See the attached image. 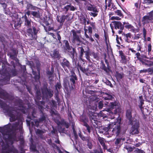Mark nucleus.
I'll return each mask as SVG.
<instances>
[{
    "label": "nucleus",
    "instance_id": "nucleus-1",
    "mask_svg": "<svg viewBox=\"0 0 153 153\" xmlns=\"http://www.w3.org/2000/svg\"><path fill=\"white\" fill-rule=\"evenodd\" d=\"M71 75L69 77V80L65 79L63 81V86L67 92L74 90L75 88L76 81L78 80L74 71H71Z\"/></svg>",
    "mask_w": 153,
    "mask_h": 153
},
{
    "label": "nucleus",
    "instance_id": "nucleus-2",
    "mask_svg": "<svg viewBox=\"0 0 153 153\" xmlns=\"http://www.w3.org/2000/svg\"><path fill=\"white\" fill-rule=\"evenodd\" d=\"M0 105L4 110L5 111L10 117L11 121L13 122L16 120V116L18 113L14 108L10 107L6 103L0 99Z\"/></svg>",
    "mask_w": 153,
    "mask_h": 153
},
{
    "label": "nucleus",
    "instance_id": "nucleus-3",
    "mask_svg": "<svg viewBox=\"0 0 153 153\" xmlns=\"http://www.w3.org/2000/svg\"><path fill=\"white\" fill-rule=\"evenodd\" d=\"M33 23V22H32ZM40 29L35 23H33L31 27L27 28L26 30L27 34L32 40H36L37 34L40 32Z\"/></svg>",
    "mask_w": 153,
    "mask_h": 153
},
{
    "label": "nucleus",
    "instance_id": "nucleus-4",
    "mask_svg": "<svg viewBox=\"0 0 153 153\" xmlns=\"http://www.w3.org/2000/svg\"><path fill=\"white\" fill-rule=\"evenodd\" d=\"M87 108L88 110V114L90 120L94 126L95 125L94 124V123L97 125L98 123V119L97 118V115L94 114H95L94 112L96 111V107L95 106L87 104Z\"/></svg>",
    "mask_w": 153,
    "mask_h": 153
},
{
    "label": "nucleus",
    "instance_id": "nucleus-5",
    "mask_svg": "<svg viewBox=\"0 0 153 153\" xmlns=\"http://www.w3.org/2000/svg\"><path fill=\"white\" fill-rule=\"evenodd\" d=\"M85 8L87 10L92 11L90 13V15L95 17L97 16L99 12V10L97 6L91 4L87 0L84 3Z\"/></svg>",
    "mask_w": 153,
    "mask_h": 153
},
{
    "label": "nucleus",
    "instance_id": "nucleus-6",
    "mask_svg": "<svg viewBox=\"0 0 153 153\" xmlns=\"http://www.w3.org/2000/svg\"><path fill=\"white\" fill-rule=\"evenodd\" d=\"M107 103V105L108 106L109 108L108 110L110 112L113 114H117L118 113L121 112V109L120 107L117 105V103L116 101L110 102L109 103L106 102Z\"/></svg>",
    "mask_w": 153,
    "mask_h": 153
},
{
    "label": "nucleus",
    "instance_id": "nucleus-7",
    "mask_svg": "<svg viewBox=\"0 0 153 153\" xmlns=\"http://www.w3.org/2000/svg\"><path fill=\"white\" fill-rule=\"evenodd\" d=\"M71 32L72 34V42L77 45H79L80 43L82 42L81 39V30H76L73 29L71 31Z\"/></svg>",
    "mask_w": 153,
    "mask_h": 153
},
{
    "label": "nucleus",
    "instance_id": "nucleus-8",
    "mask_svg": "<svg viewBox=\"0 0 153 153\" xmlns=\"http://www.w3.org/2000/svg\"><path fill=\"white\" fill-rule=\"evenodd\" d=\"M78 50L80 53L79 58L83 62L84 61V59H82V57L84 55V53H85V56L86 59L88 62H91L90 56L91 55V53L90 54V50L88 47V49L86 51H85L84 49L82 47H79Z\"/></svg>",
    "mask_w": 153,
    "mask_h": 153
},
{
    "label": "nucleus",
    "instance_id": "nucleus-9",
    "mask_svg": "<svg viewBox=\"0 0 153 153\" xmlns=\"http://www.w3.org/2000/svg\"><path fill=\"white\" fill-rule=\"evenodd\" d=\"M131 125L130 130V133L132 135L138 134L139 133L140 124L139 121H134L129 123Z\"/></svg>",
    "mask_w": 153,
    "mask_h": 153
},
{
    "label": "nucleus",
    "instance_id": "nucleus-10",
    "mask_svg": "<svg viewBox=\"0 0 153 153\" xmlns=\"http://www.w3.org/2000/svg\"><path fill=\"white\" fill-rule=\"evenodd\" d=\"M63 42L65 44L66 50L69 52V55L74 60L75 56L77 55L76 49L70 46L68 40H64Z\"/></svg>",
    "mask_w": 153,
    "mask_h": 153
},
{
    "label": "nucleus",
    "instance_id": "nucleus-11",
    "mask_svg": "<svg viewBox=\"0 0 153 153\" xmlns=\"http://www.w3.org/2000/svg\"><path fill=\"white\" fill-rule=\"evenodd\" d=\"M60 65L67 72H68V71L67 68L69 70L70 72L75 71L74 67H72L69 62L65 58H64L60 62Z\"/></svg>",
    "mask_w": 153,
    "mask_h": 153
},
{
    "label": "nucleus",
    "instance_id": "nucleus-12",
    "mask_svg": "<svg viewBox=\"0 0 153 153\" xmlns=\"http://www.w3.org/2000/svg\"><path fill=\"white\" fill-rule=\"evenodd\" d=\"M42 95L46 98L49 97L51 98L53 95V91L51 89H49L48 88L47 85H45L42 90Z\"/></svg>",
    "mask_w": 153,
    "mask_h": 153
},
{
    "label": "nucleus",
    "instance_id": "nucleus-13",
    "mask_svg": "<svg viewBox=\"0 0 153 153\" xmlns=\"http://www.w3.org/2000/svg\"><path fill=\"white\" fill-rule=\"evenodd\" d=\"M0 98L5 100H13L14 99L13 97L9 95L6 91L1 88H0Z\"/></svg>",
    "mask_w": 153,
    "mask_h": 153
},
{
    "label": "nucleus",
    "instance_id": "nucleus-14",
    "mask_svg": "<svg viewBox=\"0 0 153 153\" xmlns=\"http://www.w3.org/2000/svg\"><path fill=\"white\" fill-rule=\"evenodd\" d=\"M95 69V67L93 64H89L86 68H84L82 72L87 76H91L94 74L93 71Z\"/></svg>",
    "mask_w": 153,
    "mask_h": 153
},
{
    "label": "nucleus",
    "instance_id": "nucleus-15",
    "mask_svg": "<svg viewBox=\"0 0 153 153\" xmlns=\"http://www.w3.org/2000/svg\"><path fill=\"white\" fill-rule=\"evenodd\" d=\"M113 24L114 29H120L118 31V33L121 34L123 32V24H122L120 21H114L112 22Z\"/></svg>",
    "mask_w": 153,
    "mask_h": 153
},
{
    "label": "nucleus",
    "instance_id": "nucleus-16",
    "mask_svg": "<svg viewBox=\"0 0 153 153\" xmlns=\"http://www.w3.org/2000/svg\"><path fill=\"white\" fill-rule=\"evenodd\" d=\"M0 74L3 76L4 78L2 79V82H4V84H7L9 83L10 78V74L7 71L2 73L1 71H0Z\"/></svg>",
    "mask_w": 153,
    "mask_h": 153
},
{
    "label": "nucleus",
    "instance_id": "nucleus-17",
    "mask_svg": "<svg viewBox=\"0 0 153 153\" xmlns=\"http://www.w3.org/2000/svg\"><path fill=\"white\" fill-rule=\"evenodd\" d=\"M126 117L127 119L128 120V123L133 122L134 120H137L136 119L132 117V110L131 109H127L126 111Z\"/></svg>",
    "mask_w": 153,
    "mask_h": 153
},
{
    "label": "nucleus",
    "instance_id": "nucleus-18",
    "mask_svg": "<svg viewBox=\"0 0 153 153\" xmlns=\"http://www.w3.org/2000/svg\"><path fill=\"white\" fill-rule=\"evenodd\" d=\"M112 128V131H111V134L116 135V136H118L120 134L121 131L120 126V125H115Z\"/></svg>",
    "mask_w": 153,
    "mask_h": 153
},
{
    "label": "nucleus",
    "instance_id": "nucleus-19",
    "mask_svg": "<svg viewBox=\"0 0 153 153\" xmlns=\"http://www.w3.org/2000/svg\"><path fill=\"white\" fill-rule=\"evenodd\" d=\"M120 68L122 72L120 73L118 71H116L115 76L118 81H121V79L124 77V74L123 72V69L122 67H120Z\"/></svg>",
    "mask_w": 153,
    "mask_h": 153
},
{
    "label": "nucleus",
    "instance_id": "nucleus-20",
    "mask_svg": "<svg viewBox=\"0 0 153 153\" xmlns=\"http://www.w3.org/2000/svg\"><path fill=\"white\" fill-rule=\"evenodd\" d=\"M122 34L124 36L123 39L125 42L130 43L131 42H132L131 40L132 34L131 33L129 32L127 33H125L124 32H123Z\"/></svg>",
    "mask_w": 153,
    "mask_h": 153
},
{
    "label": "nucleus",
    "instance_id": "nucleus-21",
    "mask_svg": "<svg viewBox=\"0 0 153 153\" xmlns=\"http://www.w3.org/2000/svg\"><path fill=\"white\" fill-rule=\"evenodd\" d=\"M140 62L143 65L148 67H150L153 66V60L151 61L143 59Z\"/></svg>",
    "mask_w": 153,
    "mask_h": 153
},
{
    "label": "nucleus",
    "instance_id": "nucleus-22",
    "mask_svg": "<svg viewBox=\"0 0 153 153\" xmlns=\"http://www.w3.org/2000/svg\"><path fill=\"white\" fill-rule=\"evenodd\" d=\"M123 29L124 27L126 29L129 30L130 31L134 32V27L132 25L130 24L128 22H123Z\"/></svg>",
    "mask_w": 153,
    "mask_h": 153
},
{
    "label": "nucleus",
    "instance_id": "nucleus-23",
    "mask_svg": "<svg viewBox=\"0 0 153 153\" xmlns=\"http://www.w3.org/2000/svg\"><path fill=\"white\" fill-rule=\"evenodd\" d=\"M35 101H36V104L38 106V108L40 110L41 113H43V111L44 110L43 105H44L45 102L43 101H37L36 99Z\"/></svg>",
    "mask_w": 153,
    "mask_h": 153
},
{
    "label": "nucleus",
    "instance_id": "nucleus-24",
    "mask_svg": "<svg viewBox=\"0 0 153 153\" xmlns=\"http://www.w3.org/2000/svg\"><path fill=\"white\" fill-rule=\"evenodd\" d=\"M70 8V10L71 11H74L76 9L74 6L71 5V4H70L69 5H67L65 6L63 9V10L65 11V13H67L68 11Z\"/></svg>",
    "mask_w": 153,
    "mask_h": 153
},
{
    "label": "nucleus",
    "instance_id": "nucleus-25",
    "mask_svg": "<svg viewBox=\"0 0 153 153\" xmlns=\"http://www.w3.org/2000/svg\"><path fill=\"white\" fill-rule=\"evenodd\" d=\"M141 22L143 26L149 23H151V20L149 15L144 16L142 19Z\"/></svg>",
    "mask_w": 153,
    "mask_h": 153
},
{
    "label": "nucleus",
    "instance_id": "nucleus-26",
    "mask_svg": "<svg viewBox=\"0 0 153 153\" xmlns=\"http://www.w3.org/2000/svg\"><path fill=\"white\" fill-rule=\"evenodd\" d=\"M24 25L26 26L28 28L31 27V22L30 19H28L26 15H25L24 16Z\"/></svg>",
    "mask_w": 153,
    "mask_h": 153
},
{
    "label": "nucleus",
    "instance_id": "nucleus-27",
    "mask_svg": "<svg viewBox=\"0 0 153 153\" xmlns=\"http://www.w3.org/2000/svg\"><path fill=\"white\" fill-rule=\"evenodd\" d=\"M142 48V47L141 45L137 43L136 46V51L134 50L133 48H129V50L131 51L132 53H136L137 51H140L141 53H142L143 52V51L141 50Z\"/></svg>",
    "mask_w": 153,
    "mask_h": 153
},
{
    "label": "nucleus",
    "instance_id": "nucleus-28",
    "mask_svg": "<svg viewBox=\"0 0 153 153\" xmlns=\"http://www.w3.org/2000/svg\"><path fill=\"white\" fill-rule=\"evenodd\" d=\"M52 58L53 59H59L60 57V55L59 52L56 49L53 50V53L51 54Z\"/></svg>",
    "mask_w": 153,
    "mask_h": 153
},
{
    "label": "nucleus",
    "instance_id": "nucleus-29",
    "mask_svg": "<svg viewBox=\"0 0 153 153\" xmlns=\"http://www.w3.org/2000/svg\"><path fill=\"white\" fill-rule=\"evenodd\" d=\"M14 103L16 105H18L19 107L24 108L23 101L17 97L15 100Z\"/></svg>",
    "mask_w": 153,
    "mask_h": 153
},
{
    "label": "nucleus",
    "instance_id": "nucleus-30",
    "mask_svg": "<svg viewBox=\"0 0 153 153\" xmlns=\"http://www.w3.org/2000/svg\"><path fill=\"white\" fill-rule=\"evenodd\" d=\"M98 140L101 145L103 147V149L105 150L107 149V147L105 144L104 141V139L102 137H99L98 138Z\"/></svg>",
    "mask_w": 153,
    "mask_h": 153
},
{
    "label": "nucleus",
    "instance_id": "nucleus-31",
    "mask_svg": "<svg viewBox=\"0 0 153 153\" xmlns=\"http://www.w3.org/2000/svg\"><path fill=\"white\" fill-rule=\"evenodd\" d=\"M100 65V69L104 70L106 72H108L109 71V67H106L104 63V62L103 60H101V61Z\"/></svg>",
    "mask_w": 153,
    "mask_h": 153
},
{
    "label": "nucleus",
    "instance_id": "nucleus-32",
    "mask_svg": "<svg viewBox=\"0 0 153 153\" xmlns=\"http://www.w3.org/2000/svg\"><path fill=\"white\" fill-rule=\"evenodd\" d=\"M68 16V15H67L66 16L62 15L61 16V17L59 19L58 16H57V20L58 22L60 23L63 24L65 20L67 19Z\"/></svg>",
    "mask_w": 153,
    "mask_h": 153
},
{
    "label": "nucleus",
    "instance_id": "nucleus-33",
    "mask_svg": "<svg viewBox=\"0 0 153 153\" xmlns=\"http://www.w3.org/2000/svg\"><path fill=\"white\" fill-rule=\"evenodd\" d=\"M26 9L27 10H36L37 7L33 5L32 4L29 2L27 3Z\"/></svg>",
    "mask_w": 153,
    "mask_h": 153
},
{
    "label": "nucleus",
    "instance_id": "nucleus-34",
    "mask_svg": "<svg viewBox=\"0 0 153 153\" xmlns=\"http://www.w3.org/2000/svg\"><path fill=\"white\" fill-rule=\"evenodd\" d=\"M38 74L36 71H33V74L34 75V79L35 80H38L40 78V73L39 69H38Z\"/></svg>",
    "mask_w": 153,
    "mask_h": 153
},
{
    "label": "nucleus",
    "instance_id": "nucleus-35",
    "mask_svg": "<svg viewBox=\"0 0 153 153\" xmlns=\"http://www.w3.org/2000/svg\"><path fill=\"white\" fill-rule=\"evenodd\" d=\"M116 40L117 42L119 45H117L116 46L118 47H120V45H121V44H122L123 41L121 37H119L117 35H116Z\"/></svg>",
    "mask_w": 153,
    "mask_h": 153
},
{
    "label": "nucleus",
    "instance_id": "nucleus-36",
    "mask_svg": "<svg viewBox=\"0 0 153 153\" xmlns=\"http://www.w3.org/2000/svg\"><path fill=\"white\" fill-rule=\"evenodd\" d=\"M102 98L105 100H112L114 98V97L111 95L106 93H105L103 95Z\"/></svg>",
    "mask_w": 153,
    "mask_h": 153
},
{
    "label": "nucleus",
    "instance_id": "nucleus-37",
    "mask_svg": "<svg viewBox=\"0 0 153 153\" xmlns=\"http://www.w3.org/2000/svg\"><path fill=\"white\" fill-rule=\"evenodd\" d=\"M91 55L92 56L93 58L97 61H99L100 56L98 52L95 53L94 52H92L91 53Z\"/></svg>",
    "mask_w": 153,
    "mask_h": 153
},
{
    "label": "nucleus",
    "instance_id": "nucleus-38",
    "mask_svg": "<svg viewBox=\"0 0 153 153\" xmlns=\"http://www.w3.org/2000/svg\"><path fill=\"white\" fill-rule=\"evenodd\" d=\"M112 124H109V125L107 127H104L103 128V130L104 131L107 132L108 133L111 134V128L112 129Z\"/></svg>",
    "mask_w": 153,
    "mask_h": 153
},
{
    "label": "nucleus",
    "instance_id": "nucleus-39",
    "mask_svg": "<svg viewBox=\"0 0 153 153\" xmlns=\"http://www.w3.org/2000/svg\"><path fill=\"white\" fill-rule=\"evenodd\" d=\"M22 23V21H21L20 19L19 20H17V21L15 22L14 23V27L16 29H18V28L21 26V25Z\"/></svg>",
    "mask_w": 153,
    "mask_h": 153
},
{
    "label": "nucleus",
    "instance_id": "nucleus-40",
    "mask_svg": "<svg viewBox=\"0 0 153 153\" xmlns=\"http://www.w3.org/2000/svg\"><path fill=\"white\" fill-rule=\"evenodd\" d=\"M80 121L83 123V125L85 124V123H87L88 122V119L86 117L84 116H80Z\"/></svg>",
    "mask_w": 153,
    "mask_h": 153
},
{
    "label": "nucleus",
    "instance_id": "nucleus-41",
    "mask_svg": "<svg viewBox=\"0 0 153 153\" xmlns=\"http://www.w3.org/2000/svg\"><path fill=\"white\" fill-rule=\"evenodd\" d=\"M42 114L41 116L38 119L39 120V122H40V123H42L44 121H45L46 120V117L45 115V113H42Z\"/></svg>",
    "mask_w": 153,
    "mask_h": 153
},
{
    "label": "nucleus",
    "instance_id": "nucleus-42",
    "mask_svg": "<svg viewBox=\"0 0 153 153\" xmlns=\"http://www.w3.org/2000/svg\"><path fill=\"white\" fill-rule=\"evenodd\" d=\"M45 133L42 130L37 129L36 131V134L41 138H43L42 134Z\"/></svg>",
    "mask_w": 153,
    "mask_h": 153
},
{
    "label": "nucleus",
    "instance_id": "nucleus-43",
    "mask_svg": "<svg viewBox=\"0 0 153 153\" xmlns=\"http://www.w3.org/2000/svg\"><path fill=\"white\" fill-rule=\"evenodd\" d=\"M83 125L85 127L86 130L90 134L91 132V131L93 129L92 127L89 126L87 123H85V124H83Z\"/></svg>",
    "mask_w": 153,
    "mask_h": 153
},
{
    "label": "nucleus",
    "instance_id": "nucleus-44",
    "mask_svg": "<svg viewBox=\"0 0 153 153\" xmlns=\"http://www.w3.org/2000/svg\"><path fill=\"white\" fill-rule=\"evenodd\" d=\"M36 111L35 110H33L31 116H30L28 115L27 116V118L29 119L30 120H33L36 117L35 115L36 114Z\"/></svg>",
    "mask_w": 153,
    "mask_h": 153
},
{
    "label": "nucleus",
    "instance_id": "nucleus-45",
    "mask_svg": "<svg viewBox=\"0 0 153 153\" xmlns=\"http://www.w3.org/2000/svg\"><path fill=\"white\" fill-rule=\"evenodd\" d=\"M36 98L38 101L41 98V93L39 90H37L36 92Z\"/></svg>",
    "mask_w": 153,
    "mask_h": 153
},
{
    "label": "nucleus",
    "instance_id": "nucleus-46",
    "mask_svg": "<svg viewBox=\"0 0 153 153\" xmlns=\"http://www.w3.org/2000/svg\"><path fill=\"white\" fill-rule=\"evenodd\" d=\"M81 62H79L76 65V67L79 71L80 70L81 71L83 72L84 68H83L82 66Z\"/></svg>",
    "mask_w": 153,
    "mask_h": 153
},
{
    "label": "nucleus",
    "instance_id": "nucleus-47",
    "mask_svg": "<svg viewBox=\"0 0 153 153\" xmlns=\"http://www.w3.org/2000/svg\"><path fill=\"white\" fill-rule=\"evenodd\" d=\"M54 71V68L53 67H52L51 68V71H50L49 70L47 71L46 72L47 74L49 76V78H51L52 77V76L53 73Z\"/></svg>",
    "mask_w": 153,
    "mask_h": 153
},
{
    "label": "nucleus",
    "instance_id": "nucleus-48",
    "mask_svg": "<svg viewBox=\"0 0 153 153\" xmlns=\"http://www.w3.org/2000/svg\"><path fill=\"white\" fill-rule=\"evenodd\" d=\"M62 87L61 85L60 82H57L55 85V91L59 92L60 88Z\"/></svg>",
    "mask_w": 153,
    "mask_h": 153
},
{
    "label": "nucleus",
    "instance_id": "nucleus-49",
    "mask_svg": "<svg viewBox=\"0 0 153 153\" xmlns=\"http://www.w3.org/2000/svg\"><path fill=\"white\" fill-rule=\"evenodd\" d=\"M125 138H117L115 142V144L116 146H118V144H119L121 140L123 141H125Z\"/></svg>",
    "mask_w": 153,
    "mask_h": 153
},
{
    "label": "nucleus",
    "instance_id": "nucleus-50",
    "mask_svg": "<svg viewBox=\"0 0 153 153\" xmlns=\"http://www.w3.org/2000/svg\"><path fill=\"white\" fill-rule=\"evenodd\" d=\"M114 13L117 16L123 18L124 15L122 13V11L120 10H117L114 11Z\"/></svg>",
    "mask_w": 153,
    "mask_h": 153
},
{
    "label": "nucleus",
    "instance_id": "nucleus-51",
    "mask_svg": "<svg viewBox=\"0 0 153 153\" xmlns=\"http://www.w3.org/2000/svg\"><path fill=\"white\" fill-rule=\"evenodd\" d=\"M141 110L143 114L147 115L148 113V110L146 108H143V107H139Z\"/></svg>",
    "mask_w": 153,
    "mask_h": 153
},
{
    "label": "nucleus",
    "instance_id": "nucleus-52",
    "mask_svg": "<svg viewBox=\"0 0 153 153\" xmlns=\"http://www.w3.org/2000/svg\"><path fill=\"white\" fill-rule=\"evenodd\" d=\"M16 133L14 131H12V132L9 134L8 136V138L9 139H13L14 138L16 137Z\"/></svg>",
    "mask_w": 153,
    "mask_h": 153
},
{
    "label": "nucleus",
    "instance_id": "nucleus-53",
    "mask_svg": "<svg viewBox=\"0 0 153 153\" xmlns=\"http://www.w3.org/2000/svg\"><path fill=\"white\" fill-rule=\"evenodd\" d=\"M100 150L99 151L97 149H94L93 150V151H90V153H104L103 152L102 150V149L101 148V146H100Z\"/></svg>",
    "mask_w": 153,
    "mask_h": 153
},
{
    "label": "nucleus",
    "instance_id": "nucleus-54",
    "mask_svg": "<svg viewBox=\"0 0 153 153\" xmlns=\"http://www.w3.org/2000/svg\"><path fill=\"white\" fill-rule=\"evenodd\" d=\"M147 14L149 16L151 23H153V10L148 13Z\"/></svg>",
    "mask_w": 153,
    "mask_h": 153
},
{
    "label": "nucleus",
    "instance_id": "nucleus-55",
    "mask_svg": "<svg viewBox=\"0 0 153 153\" xmlns=\"http://www.w3.org/2000/svg\"><path fill=\"white\" fill-rule=\"evenodd\" d=\"M135 56L137 59L141 62L143 58L141 57L140 53L138 51L135 54Z\"/></svg>",
    "mask_w": 153,
    "mask_h": 153
},
{
    "label": "nucleus",
    "instance_id": "nucleus-56",
    "mask_svg": "<svg viewBox=\"0 0 153 153\" xmlns=\"http://www.w3.org/2000/svg\"><path fill=\"white\" fill-rule=\"evenodd\" d=\"M152 49V45L151 43H149L147 45V51L148 54H149L151 52Z\"/></svg>",
    "mask_w": 153,
    "mask_h": 153
},
{
    "label": "nucleus",
    "instance_id": "nucleus-57",
    "mask_svg": "<svg viewBox=\"0 0 153 153\" xmlns=\"http://www.w3.org/2000/svg\"><path fill=\"white\" fill-rule=\"evenodd\" d=\"M73 131L74 136V138L75 140H76L78 138V136L77 132L76 131L75 128L73 127L72 128Z\"/></svg>",
    "mask_w": 153,
    "mask_h": 153
},
{
    "label": "nucleus",
    "instance_id": "nucleus-58",
    "mask_svg": "<svg viewBox=\"0 0 153 153\" xmlns=\"http://www.w3.org/2000/svg\"><path fill=\"white\" fill-rule=\"evenodd\" d=\"M60 32V31H58L56 33V34L57 35V38L58 40L59 41L58 43L59 44H60L61 45H62V43L61 42V37L60 35V34H59V33Z\"/></svg>",
    "mask_w": 153,
    "mask_h": 153
},
{
    "label": "nucleus",
    "instance_id": "nucleus-59",
    "mask_svg": "<svg viewBox=\"0 0 153 153\" xmlns=\"http://www.w3.org/2000/svg\"><path fill=\"white\" fill-rule=\"evenodd\" d=\"M79 136L83 141H87L88 140L87 137L82 135L81 132L79 133Z\"/></svg>",
    "mask_w": 153,
    "mask_h": 153
},
{
    "label": "nucleus",
    "instance_id": "nucleus-60",
    "mask_svg": "<svg viewBox=\"0 0 153 153\" xmlns=\"http://www.w3.org/2000/svg\"><path fill=\"white\" fill-rule=\"evenodd\" d=\"M31 14L34 17L37 18H38L39 16V13L36 11H32L31 12Z\"/></svg>",
    "mask_w": 153,
    "mask_h": 153
},
{
    "label": "nucleus",
    "instance_id": "nucleus-61",
    "mask_svg": "<svg viewBox=\"0 0 153 153\" xmlns=\"http://www.w3.org/2000/svg\"><path fill=\"white\" fill-rule=\"evenodd\" d=\"M61 124L64 126L66 128H69V123L65 121H62L61 123Z\"/></svg>",
    "mask_w": 153,
    "mask_h": 153
},
{
    "label": "nucleus",
    "instance_id": "nucleus-62",
    "mask_svg": "<svg viewBox=\"0 0 153 153\" xmlns=\"http://www.w3.org/2000/svg\"><path fill=\"white\" fill-rule=\"evenodd\" d=\"M11 73L12 74L13 76H15L17 74V72L15 68H14L11 70Z\"/></svg>",
    "mask_w": 153,
    "mask_h": 153
},
{
    "label": "nucleus",
    "instance_id": "nucleus-63",
    "mask_svg": "<svg viewBox=\"0 0 153 153\" xmlns=\"http://www.w3.org/2000/svg\"><path fill=\"white\" fill-rule=\"evenodd\" d=\"M80 20L82 24H84L85 25H86V20L84 16H83V17H82V18H80Z\"/></svg>",
    "mask_w": 153,
    "mask_h": 153
},
{
    "label": "nucleus",
    "instance_id": "nucleus-64",
    "mask_svg": "<svg viewBox=\"0 0 153 153\" xmlns=\"http://www.w3.org/2000/svg\"><path fill=\"white\" fill-rule=\"evenodd\" d=\"M143 3L146 4H148L153 3V0H143Z\"/></svg>",
    "mask_w": 153,
    "mask_h": 153
}]
</instances>
